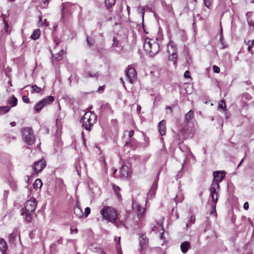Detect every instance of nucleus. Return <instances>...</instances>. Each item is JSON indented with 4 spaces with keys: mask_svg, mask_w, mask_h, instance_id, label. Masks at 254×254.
Listing matches in <instances>:
<instances>
[{
    "mask_svg": "<svg viewBox=\"0 0 254 254\" xmlns=\"http://www.w3.org/2000/svg\"><path fill=\"white\" fill-rule=\"evenodd\" d=\"M139 243L140 246L142 248H145L147 245L148 239L146 237L145 234H139Z\"/></svg>",
    "mask_w": 254,
    "mask_h": 254,
    "instance_id": "12",
    "label": "nucleus"
},
{
    "mask_svg": "<svg viewBox=\"0 0 254 254\" xmlns=\"http://www.w3.org/2000/svg\"><path fill=\"white\" fill-rule=\"evenodd\" d=\"M226 118H228L230 117V114L227 111V113L224 112Z\"/></svg>",
    "mask_w": 254,
    "mask_h": 254,
    "instance_id": "57",
    "label": "nucleus"
},
{
    "mask_svg": "<svg viewBox=\"0 0 254 254\" xmlns=\"http://www.w3.org/2000/svg\"><path fill=\"white\" fill-rule=\"evenodd\" d=\"M68 5H71L72 4H70V3H68V2H66V3L63 2V3H62V10L63 12H62V18L64 17L63 11L66 8V7Z\"/></svg>",
    "mask_w": 254,
    "mask_h": 254,
    "instance_id": "38",
    "label": "nucleus"
},
{
    "mask_svg": "<svg viewBox=\"0 0 254 254\" xmlns=\"http://www.w3.org/2000/svg\"><path fill=\"white\" fill-rule=\"evenodd\" d=\"M195 216L194 215H192L190 217V222L189 223H187L186 224V227L188 228L189 225H190V223H191V224H194V222H195Z\"/></svg>",
    "mask_w": 254,
    "mask_h": 254,
    "instance_id": "37",
    "label": "nucleus"
},
{
    "mask_svg": "<svg viewBox=\"0 0 254 254\" xmlns=\"http://www.w3.org/2000/svg\"><path fill=\"white\" fill-rule=\"evenodd\" d=\"M212 68H213V70L214 72L215 73H218L220 72V68L217 66V65H213V67H212Z\"/></svg>",
    "mask_w": 254,
    "mask_h": 254,
    "instance_id": "40",
    "label": "nucleus"
},
{
    "mask_svg": "<svg viewBox=\"0 0 254 254\" xmlns=\"http://www.w3.org/2000/svg\"><path fill=\"white\" fill-rule=\"evenodd\" d=\"M210 197L211 198L212 200L214 202V204H212L213 210L211 212V214H216V203L218 201V195L217 193H210Z\"/></svg>",
    "mask_w": 254,
    "mask_h": 254,
    "instance_id": "11",
    "label": "nucleus"
},
{
    "mask_svg": "<svg viewBox=\"0 0 254 254\" xmlns=\"http://www.w3.org/2000/svg\"><path fill=\"white\" fill-rule=\"evenodd\" d=\"M90 213V208L89 207H87L85 209L84 215L85 217H87Z\"/></svg>",
    "mask_w": 254,
    "mask_h": 254,
    "instance_id": "41",
    "label": "nucleus"
},
{
    "mask_svg": "<svg viewBox=\"0 0 254 254\" xmlns=\"http://www.w3.org/2000/svg\"><path fill=\"white\" fill-rule=\"evenodd\" d=\"M156 229H157V227L156 226H153L152 228V231H155L156 230Z\"/></svg>",
    "mask_w": 254,
    "mask_h": 254,
    "instance_id": "61",
    "label": "nucleus"
},
{
    "mask_svg": "<svg viewBox=\"0 0 254 254\" xmlns=\"http://www.w3.org/2000/svg\"><path fill=\"white\" fill-rule=\"evenodd\" d=\"M45 107L43 102L42 101V100L40 101L39 102H38L34 106V110L38 113L39 112L42 108H43Z\"/></svg>",
    "mask_w": 254,
    "mask_h": 254,
    "instance_id": "24",
    "label": "nucleus"
},
{
    "mask_svg": "<svg viewBox=\"0 0 254 254\" xmlns=\"http://www.w3.org/2000/svg\"><path fill=\"white\" fill-rule=\"evenodd\" d=\"M159 173H160L159 172L158 173V175H157V178H156L155 181L152 184V186H151V187L150 188L151 189L154 190H156L157 189V186H158L157 182H158V178H159Z\"/></svg>",
    "mask_w": 254,
    "mask_h": 254,
    "instance_id": "34",
    "label": "nucleus"
},
{
    "mask_svg": "<svg viewBox=\"0 0 254 254\" xmlns=\"http://www.w3.org/2000/svg\"><path fill=\"white\" fill-rule=\"evenodd\" d=\"M189 74H190V72L189 70L186 71L184 73L185 78H190V76Z\"/></svg>",
    "mask_w": 254,
    "mask_h": 254,
    "instance_id": "46",
    "label": "nucleus"
},
{
    "mask_svg": "<svg viewBox=\"0 0 254 254\" xmlns=\"http://www.w3.org/2000/svg\"><path fill=\"white\" fill-rule=\"evenodd\" d=\"M116 2L115 0H105V6L107 7V9H110L111 7H112Z\"/></svg>",
    "mask_w": 254,
    "mask_h": 254,
    "instance_id": "26",
    "label": "nucleus"
},
{
    "mask_svg": "<svg viewBox=\"0 0 254 254\" xmlns=\"http://www.w3.org/2000/svg\"><path fill=\"white\" fill-rule=\"evenodd\" d=\"M22 138L24 141L29 145H32L35 142V136L31 127H26L22 130Z\"/></svg>",
    "mask_w": 254,
    "mask_h": 254,
    "instance_id": "5",
    "label": "nucleus"
},
{
    "mask_svg": "<svg viewBox=\"0 0 254 254\" xmlns=\"http://www.w3.org/2000/svg\"><path fill=\"white\" fill-rule=\"evenodd\" d=\"M159 131L161 136L164 135L166 133V122L162 120L158 124Z\"/></svg>",
    "mask_w": 254,
    "mask_h": 254,
    "instance_id": "16",
    "label": "nucleus"
},
{
    "mask_svg": "<svg viewBox=\"0 0 254 254\" xmlns=\"http://www.w3.org/2000/svg\"><path fill=\"white\" fill-rule=\"evenodd\" d=\"M55 100V98L53 96H49L46 98H45L42 101L43 102V104L45 106L52 104Z\"/></svg>",
    "mask_w": 254,
    "mask_h": 254,
    "instance_id": "20",
    "label": "nucleus"
},
{
    "mask_svg": "<svg viewBox=\"0 0 254 254\" xmlns=\"http://www.w3.org/2000/svg\"><path fill=\"white\" fill-rule=\"evenodd\" d=\"M220 186L217 182H212L209 189L210 193H218Z\"/></svg>",
    "mask_w": 254,
    "mask_h": 254,
    "instance_id": "15",
    "label": "nucleus"
},
{
    "mask_svg": "<svg viewBox=\"0 0 254 254\" xmlns=\"http://www.w3.org/2000/svg\"><path fill=\"white\" fill-rule=\"evenodd\" d=\"M193 117V112L192 110L189 111L186 114L185 120L188 123Z\"/></svg>",
    "mask_w": 254,
    "mask_h": 254,
    "instance_id": "30",
    "label": "nucleus"
},
{
    "mask_svg": "<svg viewBox=\"0 0 254 254\" xmlns=\"http://www.w3.org/2000/svg\"><path fill=\"white\" fill-rule=\"evenodd\" d=\"M7 104H11V106L10 107H15L17 104V98L13 96L12 97L8 98V99L7 101Z\"/></svg>",
    "mask_w": 254,
    "mask_h": 254,
    "instance_id": "22",
    "label": "nucleus"
},
{
    "mask_svg": "<svg viewBox=\"0 0 254 254\" xmlns=\"http://www.w3.org/2000/svg\"><path fill=\"white\" fill-rule=\"evenodd\" d=\"M220 35H221V37L219 39V41L221 42V43L223 45V35H222V29L220 30Z\"/></svg>",
    "mask_w": 254,
    "mask_h": 254,
    "instance_id": "45",
    "label": "nucleus"
},
{
    "mask_svg": "<svg viewBox=\"0 0 254 254\" xmlns=\"http://www.w3.org/2000/svg\"><path fill=\"white\" fill-rule=\"evenodd\" d=\"M100 213L105 219L114 223L116 222L117 213L115 209L109 207H104L101 210Z\"/></svg>",
    "mask_w": 254,
    "mask_h": 254,
    "instance_id": "4",
    "label": "nucleus"
},
{
    "mask_svg": "<svg viewBox=\"0 0 254 254\" xmlns=\"http://www.w3.org/2000/svg\"><path fill=\"white\" fill-rule=\"evenodd\" d=\"M37 205L36 199L31 197L27 200L24 204V207L20 210L21 215L23 216L24 221L26 223H30L32 220V213L34 212Z\"/></svg>",
    "mask_w": 254,
    "mask_h": 254,
    "instance_id": "1",
    "label": "nucleus"
},
{
    "mask_svg": "<svg viewBox=\"0 0 254 254\" xmlns=\"http://www.w3.org/2000/svg\"><path fill=\"white\" fill-rule=\"evenodd\" d=\"M97 116L91 112H86L84 114L80 122L82 123V127L86 130L90 131L91 127L96 123Z\"/></svg>",
    "mask_w": 254,
    "mask_h": 254,
    "instance_id": "3",
    "label": "nucleus"
},
{
    "mask_svg": "<svg viewBox=\"0 0 254 254\" xmlns=\"http://www.w3.org/2000/svg\"><path fill=\"white\" fill-rule=\"evenodd\" d=\"M143 48L146 54L150 57L155 56L160 50L159 43L154 39L146 38Z\"/></svg>",
    "mask_w": 254,
    "mask_h": 254,
    "instance_id": "2",
    "label": "nucleus"
},
{
    "mask_svg": "<svg viewBox=\"0 0 254 254\" xmlns=\"http://www.w3.org/2000/svg\"><path fill=\"white\" fill-rule=\"evenodd\" d=\"M132 209L134 211L137 212L138 217L139 218H141L143 216V213L145 212L144 208L142 207L135 202H132Z\"/></svg>",
    "mask_w": 254,
    "mask_h": 254,
    "instance_id": "9",
    "label": "nucleus"
},
{
    "mask_svg": "<svg viewBox=\"0 0 254 254\" xmlns=\"http://www.w3.org/2000/svg\"><path fill=\"white\" fill-rule=\"evenodd\" d=\"M44 24L46 26H48L49 25V22L47 21L46 19L44 20Z\"/></svg>",
    "mask_w": 254,
    "mask_h": 254,
    "instance_id": "56",
    "label": "nucleus"
},
{
    "mask_svg": "<svg viewBox=\"0 0 254 254\" xmlns=\"http://www.w3.org/2000/svg\"><path fill=\"white\" fill-rule=\"evenodd\" d=\"M46 161L44 159H41L36 162L34 164V169L36 173L41 172L46 166Z\"/></svg>",
    "mask_w": 254,
    "mask_h": 254,
    "instance_id": "8",
    "label": "nucleus"
},
{
    "mask_svg": "<svg viewBox=\"0 0 254 254\" xmlns=\"http://www.w3.org/2000/svg\"><path fill=\"white\" fill-rule=\"evenodd\" d=\"M243 159L241 160V161L240 162V163L238 164V167H239L241 164L242 162L243 161Z\"/></svg>",
    "mask_w": 254,
    "mask_h": 254,
    "instance_id": "64",
    "label": "nucleus"
},
{
    "mask_svg": "<svg viewBox=\"0 0 254 254\" xmlns=\"http://www.w3.org/2000/svg\"><path fill=\"white\" fill-rule=\"evenodd\" d=\"M104 86H100L98 89V91L100 93L101 92H102L104 90Z\"/></svg>",
    "mask_w": 254,
    "mask_h": 254,
    "instance_id": "50",
    "label": "nucleus"
},
{
    "mask_svg": "<svg viewBox=\"0 0 254 254\" xmlns=\"http://www.w3.org/2000/svg\"><path fill=\"white\" fill-rule=\"evenodd\" d=\"M48 0H42V1L43 2V7L46 8L47 7Z\"/></svg>",
    "mask_w": 254,
    "mask_h": 254,
    "instance_id": "47",
    "label": "nucleus"
},
{
    "mask_svg": "<svg viewBox=\"0 0 254 254\" xmlns=\"http://www.w3.org/2000/svg\"><path fill=\"white\" fill-rule=\"evenodd\" d=\"M244 208L245 209V210H247L249 209V203L248 202H245V203L244 204Z\"/></svg>",
    "mask_w": 254,
    "mask_h": 254,
    "instance_id": "48",
    "label": "nucleus"
},
{
    "mask_svg": "<svg viewBox=\"0 0 254 254\" xmlns=\"http://www.w3.org/2000/svg\"><path fill=\"white\" fill-rule=\"evenodd\" d=\"M114 189H115V191L116 192L118 197H121V194H119L117 192V190H120V188L119 187H114Z\"/></svg>",
    "mask_w": 254,
    "mask_h": 254,
    "instance_id": "49",
    "label": "nucleus"
},
{
    "mask_svg": "<svg viewBox=\"0 0 254 254\" xmlns=\"http://www.w3.org/2000/svg\"><path fill=\"white\" fill-rule=\"evenodd\" d=\"M167 52L170 55L169 58V60L175 64L177 58V49L176 46H174V44L170 43L168 46Z\"/></svg>",
    "mask_w": 254,
    "mask_h": 254,
    "instance_id": "7",
    "label": "nucleus"
},
{
    "mask_svg": "<svg viewBox=\"0 0 254 254\" xmlns=\"http://www.w3.org/2000/svg\"><path fill=\"white\" fill-rule=\"evenodd\" d=\"M247 44L248 45V51L249 52H251V49H252V48L253 46L252 45H251L250 43H248Z\"/></svg>",
    "mask_w": 254,
    "mask_h": 254,
    "instance_id": "51",
    "label": "nucleus"
},
{
    "mask_svg": "<svg viewBox=\"0 0 254 254\" xmlns=\"http://www.w3.org/2000/svg\"><path fill=\"white\" fill-rule=\"evenodd\" d=\"M87 44L89 46H93L94 45L95 42L94 39L93 38H92V37H87Z\"/></svg>",
    "mask_w": 254,
    "mask_h": 254,
    "instance_id": "33",
    "label": "nucleus"
},
{
    "mask_svg": "<svg viewBox=\"0 0 254 254\" xmlns=\"http://www.w3.org/2000/svg\"><path fill=\"white\" fill-rule=\"evenodd\" d=\"M113 46L115 47H118L119 46V41L115 37L113 38Z\"/></svg>",
    "mask_w": 254,
    "mask_h": 254,
    "instance_id": "39",
    "label": "nucleus"
},
{
    "mask_svg": "<svg viewBox=\"0 0 254 254\" xmlns=\"http://www.w3.org/2000/svg\"><path fill=\"white\" fill-rule=\"evenodd\" d=\"M7 249V245L6 242L3 238L0 239V251L1 252L2 254H5L6 251Z\"/></svg>",
    "mask_w": 254,
    "mask_h": 254,
    "instance_id": "17",
    "label": "nucleus"
},
{
    "mask_svg": "<svg viewBox=\"0 0 254 254\" xmlns=\"http://www.w3.org/2000/svg\"><path fill=\"white\" fill-rule=\"evenodd\" d=\"M40 35V30L37 29L35 30L33 32L32 35L31 36V38L33 40H37L39 38Z\"/></svg>",
    "mask_w": 254,
    "mask_h": 254,
    "instance_id": "29",
    "label": "nucleus"
},
{
    "mask_svg": "<svg viewBox=\"0 0 254 254\" xmlns=\"http://www.w3.org/2000/svg\"><path fill=\"white\" fill-rule=\"evenodd\" d=\"M74 212L75 216L79 218H81L84 215L82 210L78 205L74 207Z\"/></svg>",
    "mask_w": 254,
    "mask_h": 254,
    "instance_id": "19",
    "label": "nucleus"
},
{
    "mask_svg": "<svg viewBox=\"0 0 254 254\" xmlns=\"http://www.w3.org/2000/svg\"><path fill=\"white\" fill-rule=\"evenodd\" d=\"M42 186V183L40 179H37L34 184H33V187L35 189H38V188H41Z\"/></svg>",
    "mask_w": 254,
    "mask_h": 254,
    "instance_id": "32",
    "label": "nucleus"
},
{
    "mask_svg": "<svg viewBox=\"0 0 254 254\" xmlns=\"http://www.w3.org/2000/svg\"><path fill=\"white\" fill-rule=\"evenodd\" d=\"M22 100L24 102H25L26 103L28 104L30 103V100L27 96H25V95L23 96Z\"/></svg>",
    "mask_w": 254,
    "mask_h": 254,
    "instance_id": "42",
    "label": "nucleus"
},
{
    "mask_svg": "<svg viewBox=\"0 0 254 254\" xmlns=\"http://www.w3.org/2000/svg\"><path fill=\"white\" fill-rule=\"evenodd\" d=\"M166 109L167 110V109H169L170 110V113L172 112V110H171V108L170 107V106H167L166 107Z\"/></svg>",
    "mask_w": 254,
    "mask_h": 254,
    "instance_id": "62",
    "label": "nucleus"
},
{
    "mask_svg": "<svg viewBox=\"0 0 254 254\" xmlns=\"http://www.w3.org/2000/svg\"><path fill=\"white\" fill-rule=\"evenodd\" d=\"M16 123L15 122H12L10 123V125L11 127H14L16 126Z\"/></svg>",
    "mask_w": 254,
    "mask_h": 254,
    "instance_id": "58",
    "label": "nucleus"
},
{
    "mask_svg": "<svg viewBox=\"0 0 254 254\" xmlns=\"http://www.w3.org/2000/svg\"><path fill=\"white\" fill-rule=\"evenodd\" d=\"M245 98L247 99H250L251 98L250 95H249V94H245Z\"/></svg>",
    "mask_w": 254,
    "mask_h": 254,
    "instance_id": "55",
    "label": "nucleus"
},
{
    "mask_svg": "<svg viewBox=\"0 0 254 254\" xmlns=\"http://www.w3.org/2000/svg\"><path fill=\"white\" fill-rule=\"evenodd\" d=\"M121 177L127 178L128 175V168L127 165H123L120 170Z\"/></svg>",
    "mask_w": 254,
    "mask_h": 254,
    "instance_id": "18",
    "label": "nucleus"
},
{
    "mask_svg": "<svg viewBox=\"0 0 254 254\" xmlns=\"http://www.w3.org/2000/svg\"><path fill=\"white\" fill-rule=\"evenodd\" d=\"M155 192L156 190L150 189L148 193L147 199L151 198L155 195Z\"/></svg>",
    "mask_w": 254,
    "mask_h": 254,
    "instance_id": "36",
    "label": "nucleus"
},
{
    "mask_svg": "<svg viewBox=\"0 0 254 254\" xmlns=\"http://www.w3.org/2000/svg\"><path fill=\"white\" fill-rule=\"evenodd\" d=\"M180 172H181V171H180V172H179V173L178 174V175H177V176H178L179 178H181V177H182V175L180 174Z\"/></svg>",
    "mask_w": 254,
    "mask_h": 254,
    "instance_id": "63",
    "label": "nucleus"
},
{
    "mask_svg": "<svg viewBox=\"0 0 254 254\" xmlns=\"http://www.w3.org/2000/svg\"><path fill=\"white\" fill-rule=\"evenodd\" d=\"M64 54V50H62L58 53L53 56V60L56 61H59L63 59V55Z\"/></svg>",
    "mask_w": 254,
    "mask_h": 254,
    "instance_id": "25",
    "label": "nucleus"
},
{
    "mask_svg": "<svg viewBox=\"0 0 254 254\" xmlns=\"http://www.w3.org/2000/svg\"><path fill=\"white\" fill-rule=\"evenodd\" d=\"M248 43H250L253 46H254V39L253 40H252V41H249Z\"/></svg>",
    "mask_w": 254,
    "mask_h": 254,
    "instance_id": "60",
    "label": "nucleus"
},
{
    "mask_svg": "<svg viewBox=\"0 0 254 254\" xmlns=\"http://www.w3.org/2000/svg\"><path fill=\"white\" fill-rule=\"evenodd\" d=\"M155 192L156 190L150 189L148 193L147 199L151 198L155 195Z\"/></svg>",
    "mask_w": 254,
    "mask_h": 254,
    "instance_id": "35",
    "label": "nucleus"
},
{
    "mask_svg": "<svg viewBox=\"0 0 254 254\" xmlns=\"http://www.w3.org/2000/svg\"><path fill=\"white\" fill-rule=\"evenodd\" d=\"M101 111L102 112L112 113V111L109 103L103 104L100 108Z\"/></svg>",
    "mask_w": 254,
    "mask_h": 254,
    "instance_id": "21",
    "label": "nucleus"
},
{
    "mask_svg": "<svg viewBox=\"0 0 254 254\" xmlns=\"http://www.w3.org/2000/svg\"><path fill=\"white\" fill-rule=\"evenodd\" d=\"M204 3L207 7H209L211 4L210 0H203Z\"/></svg>",
    "mask_w": 254,
    "mask_h": 254,
    "instance_id": "43",
    "label": "nucleus"
},
{
    "mask_svg": "<svg viewBox=\"0 0 254 254\" xmlns=\"http://www.w3.org/2000/svg\"><path fill=\"white\" fill-rule=\"evenodd\" d=\"M18 235H19L18 232V229L17 228H14L12 233L9 235V243L12 244L15 243Z\"/></svg>",
    "mask_w": 254,
    "mask_h": 254,
    "instance_id": "13",
    "label": "nucleus"
},
{
    "mask_svg": "<svg viewBox=\"0 0 254 254\" xmlns=\"http://www.w3.org/2000/svg\"><path fill=\"white\" fill-rule=\"evenodd\" d=\"M218 109L223 110V112L227 113V109H226V105L224 100H222L220 101L218 105Z\"/></svg>",
    "mask_w": 254,
    "mask_h": 254,
    "instance_id": "28",
    "label": "nucleus"
},
{
    "mask_svg": "<svg viewBox=\"0 0 254 254\" xmlns=\"http://www.w3.org/2000/svg\"><path fill=\"white\" fill-rule=\"evenodd\" d=\"M11 107L8 106L0 107V115H3L7 113L10 109Z\"/></svg>",
    "mask_w": 254,
    "mask_h": 254,
    "instance_id": "27",
    "label": "nucleus"
},
{
    "mask_svg": "<svg viewBox=\"0 0 254 254\" xmlns=\"http://www.w3.org/2000/svg\"><path fill=\"white\" fill-rule=\"evenodd\" d=\"M3 20H4V24H5L4 28L5 29L6 27H8V23L7 22H6V21L4 19H3Z\"/></svg>",
    "mask_w": 254,
    "mask_h": 254,
    "instance_id": "59",
    "label": "nucleus"
},
{
    "mask_svg": "<svg viewBox=\"0 0 254 254\" xmlns=\"http://www.w3.org/2000/svg\"><path fill=\"white\" fill-rule=\"evenodd\" d=\"M190 244L188 241L182 243L180 246L181 251L183 254L187 253L188 250L190 249Z\"/></svg>",
    "mask_w": 254,
    "mask_h": 254,
    "instance_id": "14",
    "label": "nucleus"
},
{
    "mask_svg": "<svg viewBox=\"0 0 254 254\" xmlns=\"http://www.w3.org/2000/svg\"><path fill=\"white\" fill-rule=\"evenodd\" d=\"M126 75L130 83H133L135 81L137 74L135 68L129 65L126 71Z\"/></svg>",
    "mask_w": 254,
    "mask_h": 254,
    "instance_id": "6",
    "label": "nucleus"
},
{
    "mask_svg": "<svg viewBox=\"0 0 254 254\" xmlns=\"http://www.w3.org/2000/svg\"><path fill=\"white\" fill-rule=\"evenodd\" d=\"M32 90L31 91V93H39L41 91V88L38 87L36 84L33 85L31 86Z\"/></svg>",
    "mask_w": 254,
    "mask_h": 254,
    "instance_id": "31",
    "label": "nucleus"
},
{
    "mask_svg": "<svg viewBox=\"0 0 254 254\" xmlns=\"http://www.w3.org/2000/svg\"><path fill=\"white\" fill-rule=\"evenodd\" d=\"M140 9V13H142V18H143L144 13H145V9L143 7H141V6H140L138 8V9Z\"/></svg>",
    "mask_w": 254,
    "mask_h": 254,
    "instance_id": "44",
    "label": "nucleus"
},
{
    "mask_svg": "<svg viewBox=\"0 0 254 254\" xmlns=\"http://www.w3.org/2000/svg\"><path fill=\"white\" fill-rule=\"evenodd\" d=\"M70 231L71 233H77L78 232V230L77 228H75L74 229H72V228L70 229Z\"/></svg>",
    "mask_w": 254,
    "mask_h": 254,
    "instance_id": "53",
    "label": "nucleus"
},
{
    "mask_svg": "<svg viewBox=\"0 0 254 254\" xmlns=\"http://www.w3.org/2000/svg\"><path fill=\"white\" fill-rule=\"evenodd\" d=\"M134 134V130H131L128 133V136L129 137H131Z\"/></svg>",
    "mask_w": 254,
    "mask_h": 254,
    "instance_id": "52",
    "label": "nucleus"
},
{
    "mask_svg": "<svg viewBox=\"0 0 254 254\" xmlns=\"http://www.w3.org/2000/svg\"><path fill=\"white\" fill-rule=\"evenodd\" d=\"M100 76V74L98 72H92L91 71H88L87 72L85 73L84 77H95L97 78L98 77Z\"/></svg>",
    "mask_w": 254,
    "mask_h": 254,
    "instance_id": "23",
    "label": "nucleus"
},
{
    "mask_svg": "<svg viewBox=\"0 0 254 254\" xmlns=\"http://www.w3.org/2000/svg\"><path fill=\"white\" fill-rule=\"evenodd\" d=\"M214 179L212 182H217L219 184L225 177V174L222 172L217 171L213 172Z\"/></svg>",
    "mask_w": 254,
    "mask_h": 254,
    "instance_id": "10",
    "label": "nucleus"
},
{
    "mask_svg": "<svg viewBox=\"0 0 254 254\" xmlns=\"http://www.w3.org/2000/svg\"><path fill=\"white\" fill-rule=\"evenodd\" d=\"M63 239L62 238H60L59 240L57 241V243L58 244H61L62 243Z\"/></svg>",
    "mask_w": 254,
    "mask_h": 254,
    "instance_id": "54",
    "label": "nucleus"
}]
</instances>
